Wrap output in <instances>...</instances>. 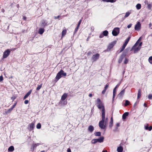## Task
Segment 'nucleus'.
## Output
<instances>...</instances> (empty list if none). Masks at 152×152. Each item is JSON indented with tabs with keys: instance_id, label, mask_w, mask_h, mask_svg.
Wrapping results in <instances>:
<instances>
[{
	"instance_id": "39",
	"label": "nucleus",
	"mask_w": 152,
	"mask_h": 152,
	"mask_svg": "<svg viewBox=\"0 0 152 152\" xmlns=\"http://www.w3.org/2000/svg\"><path fill=\"white\" fill-rule=\"evenodd\" d=\"M139 41H137L135 43V44L134 45V46L132 48H134L135 47H136L138 44V43H139Z\"/></svg>"
},
{
	"instance_id": "52",
	"label": "nucleus",
	"mask_w": 152,
	"mask_h": 152,
	"mask_svg": "<svg viewBox=\"0 0 152 152\" xmlns=\"http://www.w3.org/2000/svg\"><path fill=\"white\" fill-rule=\"evenodd\" d=\"M145 4H148V1L147 0H145L144 2Z\"/></svg>"
},
{
	"instance_id": "3",
	"label": "nucleus",
	"mask_w": 152,
	"mask_h": 152,
	"mask_svg": "<svg viewBox=\"0 0 152 152\" xmlns=\"http://www.w3.org/2000/svg\"><path fill=\"white\" fill-rule=\"evenodd\" d=\"M130 38L131 37H129L125 40V42L124 43L121 49V50L120 51V53H121V52H122L125 49V47H126V45H127L128 42H129L130 39Z\"/></svg>"
},
{
	"instance_id": "42",
	"label": "nucleus",
	"mask_w": 152,
	"mask_h": 152,
	"mask_svg": "<svg viewBox=\"0 0 152 152\" xmlns=\"http://www.w3.org/2000/svg\"><path fill=\"white\" fill-rule=\"evenodd\" d=\"M109 87V84L108 83H107L106 84V85L105 86L104 89L105 90H107V89L108 88V87Z\"/></svg>"
},
{
	"instance_id": "44",
	"label": "nucleus",
	"mask_w": 152,
	"mask_h": 152,
	"mask_svg": "<svg viewBox=\"0 0 152 152\" xmlns=\"http://www.w3.org/2000/svg\"><path fill=\"white\" fill-rule=\"evenodd\" d=\"M79 28V27H78L77 26L75 28V30L74 31V34H75L77 32V31H78Z\"/></svg>"
},
{
	"instance_id": "31",
	"label": "nucleus",
	"mask_w": 152,
	"mask_h": 152,
	"mask_svg": "<svg viewBox=\"0 0 152 152\" xmlns=\"http://www.w3.org/2000/svg\"><path fill=\"white\" fill-rule=\"evenodd\" d=\"M141 90L139 89L138 91V93L137 94V99H139L141 96Z\"/></svg>"
},
{
	"instance_id": "59",
	"label": "nucleus",
	"mask_w": 152,
	"mask_h": 152,
	"mask_svg": "<svg viewBox=\"0 0 152 152\" xmlns=\"http://www.w3.org/2000/svg\"><path fill=\"white\" fill-rule=\"evenodd\" d=\"M141 37H140L139 38V39L138 40V41L139 42L140 41H141Z\"/></svg>"
},
{
	"instance_id": "15",
	"label": "nucleus",
	"mask_w": 152,
	"mask_h": 152,
	"mask_svg": "<svg viewBox=\"0 0 152 152\" xmlns=\"http://www.w3.org/2000/svg\"><path fill=\"white\" fill-rule=\"evenodd\" d=\"M113 118L112 117H111L110 121L109 124V127L111 128L113 126Z\"/></svg>"
},
{
	"instance_id": "29",
	"label": "nucleus",
	"mask_w": 152,
	"mask_h": 152,
	"mask_svg": "<svg viewBox=\"0 0 152 152\" xmlns=\"http://www.w3.org/2000/svg\"><path fill=\"white\" fill-rule=\"evenodd\" d=\"M124 101L125 102V103L124 104V106H127L129 104L130 102L128 100H125Z\"/></svg>"
},
{
	"instance_id": "30",
	"label": "nucleus",
	"mask_w": 152,
	"mask_h": 152,
	"mask_svg": "<svg viewBox=\"0 0 152 152\" xmlns=\"http://www.w3.org/2000/svg\"><path fill=\"white\" fill-rule=\"evenodd\" d=\"M108 31L107 30H105L103 32L102 34L104 36H107L108 34Z\"/></svg>"
},
{
	"instance_id": "4",
	"label": "nucleus",
	"mask_w": 152,
	"mask_h": 152,
	"mask_svg": "<svg viewBox=\"0 0 152 152\" xmlns=\"http://www.w3.org/2000/svg\"><path fill=\"white\" fill-rule=\"evenodd\" d=\"M120 29L118 27L115 28L112 32V34L113 36H116L119 33Z\"/></svg>"
},
{
	"instance_id": "58",
	"label": "nucleus",
	"mask_w": 152,
	"mask_h": 152,
	"mask_svg": "<svg viewBox=\"0 0 152 152\" xmlns=\"http://www.w3.org/2000/svg\"><path fill=\"white\" fill-rule=\"evenodd\" d=\"M89 96L90 97H91L92 96V94H90L89 95Z\"/></svg>"
},
{
	"instance_id": "14",
	"label": "nucleus",
	"mask_w": 152,
	"mask_h": 152,
	"mask_svg": "<svg viewBox=\"0 0 152 152\" xmlns=\"http://www.w3.org/2000/svg\"><path fill=\"white\" fill-rule=\"evenodd\" d=\"M32 91V89L30 90L24 96L23 99H26L31 94Z\"/></svg>"
},
{
	"instance_id": "64",
	"label": "nucleus",
	"mask_w": 152,
	"mask_h": 152,
	"mask_svg": "<svg viewBox=\"0 0 152 152\" xmlns=\"http://www.w3.org/2000/svg\"><path fill=\"white\" fill-rule=\"evenodd\" d=\"M45 152V151L43 150V151H41L40 152Z\"/></svg>"
},
{
	"instance_id": "10",
	"label": "nucleus",
	"mask_w": 152,
	"mask_h": 152,
	"mask_svg": "<svg viewBox=\"0 0 152 152\" xmlns=\"http://www.w3.org/2000/svg\"><path fill=\"white\" fill-rule=\"evenodd\" d=\"M125 89H123L122 90L120 93L118 94V97L120 98H122L123 97L124 95V93L125 92Z\"/></svg>"
},
{
	"instance_id": "12",
	"label": "nucleus",
	"mask_w": 152,
	"mask_h": 152,
	"mask_svg": "<svg viewBox=\"0 0 152 152\" xmlns=\"http://www.w3.org/2000/svg\"><path fill=\"white\" fill-rule=\"evenodd\" d=\"M34 127V123H32L29 124V128H28V129H29V130L30 131L32 130L33 129Z\"/></svg>"
},
{
	"instance_id": "43",
	"label": "nucleus",
	"mask_w": 152,
	"mask_h": 152,
	"mask_svg": "<svg viewBox=\"0 0 152 152\" xmlns=\"http://www.w3.org/2000/svg\"><path fill=\"white\" fill-rule=\"evenodd\" d=\"M61 16L62 17V18H63L64 17V16H61V15H58L57 16H54V18L55 19H57L59 18H60L61 17Z\"/></svg>"
},
{
	"instance_id": "16",
	"label": "nucleus",
	"mask_w": 152,
	"mask_h": 152,
	"mask_svg": "<svg viewBox=\"0 0 152 152\" xmlns=\"http://www.w3.org/2000/svg\"><path fill=\"white\" fill-rule=\"evenodd\" d=\"M97 140V142L101 143L104 140V137H99L98 139H96Z\"/></svg>"
},
{
	"instance_id": "13",
	"label": "nucleus",
	"mask_w": 152,
	"mask_h": 152,
	"mask_svg": "<svg viewBox=\"0 0 152 152\" xmlns=\"http://www.w3.org/2000/svg\"><path fill=\"white\" fill-rule=\"evenodd\" d=\"M136 47H135L134 48H132V49L134 50V53H137L138 51H139L140 49L141 48V47L140 46H138L137 48H135Z\"/></svg>"
},
{
	"instance_id": "50",
	"label": "nucleus",
	"mask_w": 152,
	"mask_h": 152,
	"mask_svg": "<svg viewBox=\"0 0 152 152\" xmlns=\"http://www.w3.org/2000/svg\"><path fill=\"white\" fill-rule=\"evenodd\" d=\"M104 35H103V34L102 33V34H101L100 35H99V37L100 38H102L104 36Z\"/></svg>"
},
{
	"instance_id": "11",
	"label": "nucleus",
	"mask_w": 152,
	"mask_h": 152,
	"mask_svg": "<svg viewBox=\"0 0 152 152\" xmlns=\"http://www.w3.org/2000/svg\"><path fill=\"white\" fill-rule=\"evenodd\" d=\"M125 56V55L124 54H122L121 55L118 60V62L120 64L121 62Z\"/></svg>"
},
{
	"instance_id": "25",
	"label": "nucleus",
	"mask_w": 152,
	"mask_h": 152,
	"mask_svg": "<svg viewBox=\"0 0 152 152\" xmlns=\"http://www.w3.org/2000/svg\"><path fill=\"white\" fill-rule=\"evenodd\" d=\"M14 150V148L13 146H10L8 149V151H12Z\"/></svg>"
},
{
	"instance_id": "47",
	"label": "nucleus",
	"mask_w": 152,
	"mask_h": 152,
	"mask_svg": "<svg viewBox=\"0 0 152 152\" xmlns=\"http://www.w3.org/2000/svg\"><path fill=\"white\" fill-rule=\"evenodd\" d=\"M17 104V103H15L11 107L13 109L15 107Z\"/></svg>"
},
{
	"instance_id": "61",
	"label": "nucleus",
	"mask_w": 152,
	"mask_h": 152,
	"mask_svg": "<svg viewBox=\"0 0 152 152\" xmlns=\"http://www.w3.org/2000/svg\"><path fill=\"white\" fill-rule=\"evenodd\" d=\"M136 104H137V102H135V103H134V107L135 106H136Z\"/></svg>"
},
{
	"instance_id": "63",
	"label": "nucleus",
	"mask_w": 152,
	"mask_h": 152,
	"mask_svg": "<svg viewBox=\"0 0 152 152\" xmlns=\"http://www.w3.org/2000/svg\"><path fill=\"white\" fill-rule=\"evenodd\" d=\"M33 147H32V146L31 147V149L32 150V151H33Z\"/></svg>"
},
{
	"instance_id": "60",
	"label": "nucleus",
	"mask_w": 152,
	"mask_h": 152,
	"mask_svg": "<svg viewBox=\"0 0 152 152\" xmlns=\"http://www.w3.org/2000/svg\"><path fill=\"white\" fill-rule=\"evenodd\" d=\"M144 106L145 107H146L147 106V105L145 103H144Z\"/></svg>"
},
{
	"instance_id": "32",
	"label": "nucleus",
	"mask_w": 152,
	"mask_h": 152,
	"mask_svg": "<svg viewBox=\"0 0 152 152\" xmlns=\"http://www.w3.org/2000/svg\"><path fill=\"white\" fill-rule=\"evenodd\" d=\"M145 129L146 130H148L150 131L152 129V126H150L149 127H148V126H146L145 127Z\"/></svg>"
},
{
	"instance_id": "45",
	"label": "nucleus",
	"mask_w": 152,
	"mask_h": 152,
	"mask_svg": "<svg viewBox=\"0 0 152 152\" xmlns=\"http://www.w3.org/2000/svg\"><path fill=\"white\" fill-rule=\"evenodd\" d=\"M81 20H80L79 21L78 23V24H77V27H79L80 26V23H81Z\"/></svg>"
},
{
	"instance_id": "41",
	"label": "nucleus",
	"mask_w": 152,
	"mask_h": 152,
	"mask_svg": "<svg viewBox=\"0 0 152 152\" xmlns=\"http://www.w3.org/2000/svg\"><path fill=\"white\" fill-rule=\"evenodd\" d=\"M148 98L149 99H152V95L151 94H149L148 96Z\"/></svg>"
},
{
	"instance_id": "51",
	"label": "nucleus",
	"mask_w": 152,
	"mask_h": 152,
	"mask_svg": "<svg viewBox=\"0 0 152 152\" xmlns=\"http://www.w3.org/2000/svg\"><path fill=\"white\" fill-rule=\"evenodd\" d=\"M132 26V24H129L127 26V28H130L131 27V26Z\"/></svg>"
},
{
	"instance_id": "2",
	"label": "nucleus",
	"mask_w": 152,
	"mask_h": 152,
	"mask_svg": "<svg viewBox=\"0 0 152 152\" xmlns=\"http://www.w3.org/2000/svg\"><path fill=\"white\" fill-rule=\"evenodd\" d=\"M66 73L64 72V71L61 70L57 74L56 77V82L58 81L62 76H66Z\"/></svg>"
},
{
	"instance_id": "18",
	"label": "nucleus",
	"mask_w": 152,
	"mask_h": 152,
	"mask_svg": "<svg viewBox=\"0 0 152 152\" xmlns=\"http://www.w3.org/2000/svg\"><path fill=\"white\" fill-rule=\"evenodd\" d=\"M67 95H68L66 93H64L61 96V100H65V99L66 98Z\"/></svg>"
},
{
	"instance_id": "53",
	"label": "nucleus",
	"mask_w": 152,
	"mask_h": 152,
	"mask_svg": "<svg viewBox=\"0 0 152 152\" xmlns=\"http://www.w3.org/2000/svg\"><path fill=\"white\" fill-rule=\"evenodd\" d=\"M106 90H105V89H104L102 91V93L103 94H104L105 93V92H106Z\"/></svg>"
},
{
	"instance_id": "36",
	"label": "nucleus",
	"mask_w": 152,
	"mask_h": 152,
	"mask_svg": "<svg viewBox=\"0 0 152 152\" xmlns=\"http://www.w3.org/2000/svg\"><path fill=\"white\" fill-rule=\"evenodd\" d=\"M37 128V129H40L41 127V124L40 123H38L36 126Z\"/></svg>"
},
{
	"instance_id": "46",
	"label": "nucleus",
	"mask_w": 152,
	"mask_h": 152,
	"mask_svg": "<svg viewBox=\"0 0 152 152\" xmlns=\"http://www.w3.org/2000/svg\"><path fill=\"white\" fill-rule=\"evenodd\" d=\"M151 5L150 4H148V8L149 9H151Z\"/></svg>"
},
{
	"instance_id": "1",
	"label": "nucleus",
	"mask_w": 152,
	"mask_h": 152,
	"mask_svg": "<svg viewBox=\"0 0 152 152\" xmlns=\"http://www.w3.org/2000/svg\"><path fill=\"white\" fill-rule=\"evenodd\" d=\"M96 103L98 108L99 109H102V120L99 123V126L102 129H105L106 125L108 124V119L107 118H105L104 107L99 98L97 99Z\"/></svg>"
},
{
	"instance_id": "62",
	"label": "nucleus",
	"mask_w": 152,
	"mask_h": 152,
	"mask_svg": "<svg viewBox=\"0 0 152 152\" xmlns=\"http://www.w3.org/2000/svg\"><path fill=\"white\" fill-rule=\"evenodd\" d=\"M102 152H107V150H103Z\"/></svg>"
},
{
	"instance_id": "22",
	"label": "nucleus",
	"mask_w": 152,
	"mask_h": 152,
	"mask_svg": "<svg viewBox=\"0 0 152 152\" xmlns=\"http://www.w3.org/2000/svg\"><path fill=\"white\" fill-rule=\"evenodd\" d=\"M44 31V29L43 28H40L39 30V33L40 34H42Z\"/></svg>"
},
{
	"instance_id": "56",
	"label": "nucleus",
	"mask_w": 152,
	"mask_h": 152,
	"mask_svg": "<svg viewBox=\"0 0 152 152\" xmlns=\"http://www.w3.org/2000/svg\"><path fill=\"white\" fill-rule=\"evenodd\" d=\"M152 26V24L151 23H150L149 24V28H151V26Z\"/></svg>"
},
{
	"instance_id": "49",
	"label": "nucleus",
	"mask_w": 152,
	"mask_h": 152,
	"mask_svg": "<svg viewBox=\"0 0 152 152\" xmlns=\"http://www.w3.org/2000/svg\"><path fill=\"white\" fill-rule=\"evenodd\" d=\"M28 103V101L27 100H26L24 101V103L25 104H27Z\"/></svg>"
},
{
	"instance_id": "6",
	"label": "nucleus",
	"mask_w": 152,
	"mask_h": 152,
	"mask_svg": "<svg viewBox=\"0 0 152 152\" xmlns=\"http://www.w3.org/2000/svg\"><path fill=\"white\" fill-rule=\"evenodd\" d=\"M141 28V24L140 22H138L134 27V29L137 31L140 30Z\"/></svg>"
},
{
	"instance_id": "55",
	"label": "nucleus",
	"mask_w": 152,
	"mask_h": 152,
	"mask_svg": "<svg viewBox=\"0 0 152 152\" xmlns=\"http://www.w3.org/2000/svg\"><path fill=\"white\" fill-rule=\"evenodd\" d=\"M67 152H71V150L69 148L67 150Z\"/></svg>"
},
{
	"instance_id": "48",
	"label": "nucleus",
	"mask_w": 152,
	"mask_h": 152,
	"mask_svg": "<svg viewBox=\"0 0 152 152\" xmlns=\"http://www.w3.org/2000/svg\"><path fill=\"white\" fill-rule=\"evenodd\" d=\"M3 80V77L2 75L0 76V82H1Z\"/></svg>"
},
{
	"instance_id": "21",
	"label": "nucleus",
	"mask_w": 152,
	"mask_h": 152,
	"mask_svg": "<svg viewBox=\"0 0 152 152\" xmlns=\"http://www.w3.org/2000/svg\"><path fill=\"white\" fill-rule=\"evenodd\" d=\"M129 113L128 112H125L122 115V118L123 119H125L126 117L128 115Z\"/></svg>"
},
{
	"instance_id": "19",
	"label": "nucleus",
	"mask_w": 152,
	"mask_h": 152,
	"mask_svg": "<svg viewBox=\"0 0 152 152\" xmlns=\"http://www.w3.org/2000/svg\"><path fill=\"white\" fill-rule=\"evenodd\" d=\"M47 23L45 21L43 20L41 22V27H45L47 25Z\"/></svg>"
},
{
	"instance_id": "40",
	"label": "nucleus",
	"mask_w": 152,
	"mask_h": 152,
	"mask_svg": "<svg viewBox=\"0 0 152 152\" xmlns=\"http://www.w3.org/2000/svg\"><path fill=\"white\" fill-rule=\"evenodd\" d=\"M13 109L11 107L8 110H7V113H10Z\"/></svg>"
},
{
	"instance_id": "27",
	"label": "nucleus",
	"mask_w": 152,
	"mask_h": 152,
	"mask_svg": "<svg viewBox=\"0 0 152 152\" xmlns=\"http://www.w3.org/2000/svg\"><path fill=\"white\" fill-rule=\"evenodd\" d=\"M103 1L106 2L113 3L116 1V0H103Z\"/></svg>"
},
{
	"instance_id": "37",
	"label": "nucleus",
	"mask_w": 152,
	"mask_h": 152,
	"mask_svg": "<svg viewBox=\"0 0 152 152\" xmlns=\"http://www.w3.org/2000/svg\"><path fill=\"white\" fill-rule=\"evenodd\" d=\"M42 84H41V85H38V87H37V88H36V90H39L41 88L42 86Z\"/></svg>"
},
{
	"instance_id": "17",
	"label": "nucleus",
	"mask_w": 152,
	"mask_h": 152,
	"mask_svg": "<svg viewBox=\"0 0 152 152\" xmlns=\"http://www.w3.org/2000/svg\"><path fill=\"white\" fill-rule=\"evenodd\" d=\"M88 130L89 132L92 133L94 130V127L91 125L89 126L88 127Z\"/></svg>"
},
{
	"instance_id": "33",
	"label": "nucleus",
	"mask_w": 152,
	"mask_h": 152,
	"mask_svg": "<svg viewBox=\"0 0 152 152\" xmlns=\"http://www.w3.org/2000/svg\"><path fill=\"white\" fill-rule=\"evenodd\" d=\"M97 140H96V139H93L91 140V142L93 144H95L97 142Z\"/></svg>"
},
{
	"instance_id": "54",
	"label": "nucleus",
	"mask_w": 152,
	"mask_h": 152,
	"mask_svg": "<svg viewBox=\"0 0 152 152\" xmlns=\"http://www.w3.org/2000/svg\"><path fill=\"white\" fill-rule=\"evenodd\" d=\"M26 19V18L25 16H23V20H25Z\"/></svg>"
},
{
	"instance_id": "7",
	"label": "nucleus",
	"mask_w": 152,
	"mask_h": 152,
	"mask_svg": "<svg viewBox=\"0 0 152 152\" xmlns=\"http://www.w3.org/2000/svg\"><path fill=\"white\" fill-rule=\"evenodd\" d=\"M121 84V82H120L119 83H118L115 87L114 88L113 90V100H114V99L115 97V94H116V89L117 88H118L119 86H120Z\"/></svg>"
},
{
	"instance_id": "34",
	"label": "nucleus",
	"mask_w": 152,
	"mask_h": 152,
	"mask_svg": "<svg viewBox=\"0 0 152 152\" xmlns=\"http://www.w3.org/2000/svg\"><path fill=\"white\" fill-rule=\"evenodd\" d=\"M120 126V124L119 123H117L116 124V126L117 127L115 128V129L114 130V131L116 132L117 130L118 127H119Z\"/></svg>"
},
{
	"instance_id": "35",
	"label": "nucleus",
	"mask_w": 152,
	"mask_h": 152,
	"mask_svg": "<svg viewBox=\"0 0 152 152\" xmlns=\"http://www.w3.org/2000/svg\"><path fill=\"white\" fill-rule=\"evenodd\" d=\"M148 61L151 64H152V56L149 58Z\"/></svg>"
},
{
	"instance_id": "57",
	"label": "nucleus",
	"mask_w": 152,
	"mask_h": 152,
	"mask_svg": "<svg viewBox=\"0 0 152 152\" xmlns=\"http://www.w3.org/2000/svg\"><path fill=\"white\" fill-rule=\"evenodd\" d=\"M142 42H140L139 44V46H140L141 47L142 45Z\"/></svg>"
},
{
	"instance_id": "20",
	"label": "nucleus",
	"mask_w": 152,
	"mask_h": 152,
	"mask_svg": "<svg viewBox=\"0 0 152 152\" xmlns=\"http://www.w3.org/2000/svg\"><path fill=\"white\" fill-rule=\"evenodd\" d=\"M40 145V143H33L32 145V147H33V151H34V149H35L37 146H38Z\"/></svg>"
},
{
	"instance_id": "5",
	"label": "nucleus",
	"mask_w": 152,
	"mask_h": 152,
	"mask_svg": "<svg viewBox=\"0 0 152 152\" xmlns=\"http://www.w3.org/2000/svg\"><path fill=\"white\" fill-rule=\"evenodd\" d=\"M116 41H114L110 43L108 46L107 49L106 50L107 51H110L113 47L116 44Z\"/></svg>"
},
{
	"instance_id": "9",
	"label": "nucleus",
	"mask_w": 152,
	"mask_h": 152,
	"mask_svg": "<svg viewBox=\"0 0 152 152\" xmlns=\"http://www.w3.org/2000/svg\"><path fill=\"white\" fill-rule=\"evenodd\" d=\"M99 54L98 53H96L93 55L92 57V59L93 61H95L99 59Z\"/></svg>"
},
{
	"instance_id": "26",
	"label": "nucleus",
	"mask_w": 152,
	"mask_h": 152,
	"mask_svg": "<svg viewBox=\"0 0 152 152\" xmlns=\"http://www.w3.org/2000/svg\"><path fill=\"white\" fill-rule=\"evenodd\" d=\"M141 5L140 4H137L136 6L137 9L138 10L140 9L141 8Z\"/></svg>"
},
{
	"instance_id": "24",
	"label": "nucleus",
	"mask_w": 152,
	"mask_h": 152,
	"mask_svg": "<svg viewBox=\"0 0 152 152\" xmlns=\"http://www.w3.org/2000/svg\"><path fill=\"white\" fill-rule=\"evenodd\" d=\"M131 14L130 12H128L126 13L125 15L123 18V20H124L126 18L128 17Z\"/></svg>"
},
{
	"instance_id": "28",
	"label": "nucleus",
	"mask_w": 152,
	"mask_h": 152,
	"mask_svg": "<svg viewBox=\"0 0 152 152\" xmlns=\"http://www.w3.org/2000/svg\"><path fill=\"white\" fill-rule=\"evenodd\" d=\"M94 134L95 136L100 137L101 135V132H96Z\"/></svg>"
},
{
	"instance_id": "23",
	"label": "nucleus",
	"mask_w": 152,
	"mask_h": 152,
	"mask_svg": "<svg viewBox=\"0 0 152 152\" xmlns=\"http://www.w3.org/2000/svg\"><path fill=\"white\" fill-rule=\"evenodd\" d=\"M123 151V148L122 147L119 146L117 148V151L118 152H122Z\"/></svg>"
},
{
	"instance_id": "38",
	"label": "nucleus",
	"mask_w": 152,
	"mask_h": 152,
	"mask_svg": "<svg viewBox=\"0 0 152 152\" xmlns=\"http://www.w3.org/2000/svg\"><path fill=\"white\" fill-rule=\"evenodd\" d=\"M128 61L129 60L127 58H125V60L124 61V63L125 64H127L128 63Z\"/></svg>"
},
{
	"instance_id": "8",
	"label": "nucleus",
	"mask_w": 152,
	"mask_h": 152,
	"mask_svg": "<svg viewBox=\"0 0 152 152\" xmlns=\"http://www.w3.org/2000/svg\"><path fill=\"white\" fill-rule=\"evenodd\" d=\"M10 51L9 49H8L5 51L4 53V54L3 56V58H6L9 55L10 53Z\"/></svg>"
}]
</instances>
